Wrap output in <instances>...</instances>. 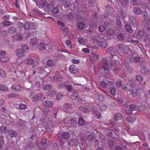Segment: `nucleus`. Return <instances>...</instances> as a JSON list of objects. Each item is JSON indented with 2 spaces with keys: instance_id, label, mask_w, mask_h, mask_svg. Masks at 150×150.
<instances>
[{
  "instance_id": "obj_1",
  "label": "nucleus",
  "mask_w": 150,
  "mask_h": 150,
  "mask_svg": "<svg viewBox=\"0 0 150 150\" xmlns=\"http://www.w3.org/2000/svg\"><path fill=\"white\" fill-rule=\"evenodd\" d=\"M55 5L54 0H46L40 2H37L36 3V6L39 8H47L49 10H52Z\"/></svg>"
},
{
  "instance_id": "obj_2",
  "label": "nucleus",
  "mask_w": 150,
  "mask_h": 150,
  "mask_svg": "<svg viewBox=\"0 0 150 150\" xmlns=\"http://www.w3.org/2000/svg\"><path fill=\"white\" fill-rule=\"evenodd\" d=\"M132 110L139 111L140 110L138 106H135V105L134 104L129 105L125 109V110L127 114L129 115L131 114L132 113Z\"/></svg>"
},
{
  "instance_id": "obj_3",
  "label": "nucleus",
  "mask_w": 150,
  "mask_h": 150,
  "mask_svg": "<svg viewBox=\"0 0 150 150\" xmlns=\"http://www.w3.org/2000/svg\"><path fill=\"white\" fill-rule=\"evenodd\" d=\"M78 42L79 44L85 46L89 48H91L93 46V45L91 46L89 45L88 40L85 38H78Z\"/></svg>"
},
{
  "instance_id": "obj_4",
  "label": "nucleus",
  "mask_w": 150,
  "mask_h": 150,
  "mask_svg": "<svg viewBox=\"0 0 150 150\" xmlns=\"http://www.w3.org/2000/svg\"><path fill=\"white\" fill-rule=\"evenodd\" d=\"M69 133L67 132H64L61 135V138L59 140L60 145L61 146L63 145L64 142H65V140L69 138Z\"/></svg>"
},
{
  "instance_id": "obj_5",
  "label": "nucleus",
  "mask_w": 150,
  "mask_h": 150,
  "mask_svg": "<svg viewBox=\"0 0 150 150\" xmlns=\"http://www.w3.org/2000/svg\"><path fill=\"white\" fill-rule=\"evenodd\" d=\"M32 68L33 69V70L34 69L35 70L33 72V75L35 74L36 71H38L39 73H41L45 69L44 67H42L41 66H39L38 63H37L34 65L33 66Z\"/></svg>"
},
{
  "instance_id": "obj_6",
  "label": "nucleus",
  "mask_w": 150,
  "mask_h": 150,
  "mask_svg": "<svg viewBox=\"0 0 150 150\" xmlns=\"http://www.w3.org/2000/svg\"><path fill=\"white\" fill-rule=\"evenodd\" d=\"M81 142L79 145V147L81 150H86V148L87 145L86 142V137H82L81 139Z\"/></svg>"
},
{
  "instance_id": "obj_7",
  "label": "nucleus",
  "mask_w": 150,
  "mask_h": 150,
  "mask_svg": "<svg viewBox=\"0 0 150 150\" xmlns=\"http://www.w3.org/2000/svg\"><path fill=\"white\" fill-rule=\"evenodd\" d=\"M96 44L99 47H106L108 44V42L104 40L99 39L96 41Z\"/></svg>"
},
{
  "instance_id": "obj_8",
  "label": "nucleus",
  "mask_w": 150,
  "mask_h": 150,
  "mask_svg": "<svg viewBox=\"0 0 150 150\" xmlns=\"http://www.w3.org/2000/svg\"><path fill=\"white\" fill-rule=\"evenodd\" d=\"M105 133L108 135L112 137L113 138H115L114 135H117V133H115L113 130L110 129H107L105 132Z\"/></svg>"
},
{
  "instance_id": "obj_9",
  "label": "nucleus",
  "mask_w": 150,
  "mask_h": 150,
  "mask_svg": "<svg viewBox=\"0 0 150 150\" xmlns=\"http://www.w3.org/2000/svg\"><path fill=\"white\" fill-rule=\"evenodd\" d=\"M129 21L131 25L133 27L135 28L137 27V25L136 22V19L132 15L130 16Z\"/></svg>"
},
{
  "instance_id": "obj_10",
  "label": "nucleus",
  "mask_w": 150,
  "mask_h": 150,
  "mask_svg": "<svg viewBox=\"0 0 150 150\" xmlns=\"http://www.w3.org/2000/svg\"><path fill=\"white\" fill-rule=\"evenodd\" d=\"M91 111L94 116L98 119L100 118L101 116V114L96 110V109L93 108L91 109Z\"/></svg>"
},
{
  "instance_id": "obj_11",
  "label": "nucleus",
  "mask_w": 150,
  "mask_h": 150,
  "mask_svg": "<svg viewBox=\"0 0 150 150\" xmlns=\"http://www.w3.org/2000/svg\"><path fill=\"white\" fill-rule=\"evenodd\" d=\"M40 99L42 101H43V95L40 93H39L35 95L33 97L32 100L33 101H35Z\"/></svg>"
},
{
  "instance_id": "obj_12",
  "label": "nucleus",
  "mask_w": 150,
  "mask_h": 150,
  "mask_svg": "<svg viewBox=\"0 0 150 150\" xmlns=\"http://www.w3.org/2000/svg\"><path fill=\"white\" fill-rule=\"evenodd\" d=\"M68 142V145L69 146H76L78 144V141L76 139L74 138L69 140Z\"/></svg>"
},
{
  "instance_id": "obj_13",
  "label": "nucleus",
  "mask_w": 150,
  "mask_h": 150,
  "mask_svg": "<svg viewBox=\"0 0 150 150\" xmlns=\"http://www.w3.org/2000/svg\"><path fill=\"white\" fill-rule=\"evenodd\" d=\"M15 54L19 58L23 57L24 55V52L21 49H18L15 51Z\"/></svg>"
},
{
  "instance_id": "obj_14",
  "label": "nucleus",
  "mask_w": 150,
  "mask_h": 150,
  "mask_svg": "<svg viewBox=\"0 0 150 150\" xmlns=\"http://www.w3.org/2000/svg\"><path fill=\"white\" fill-rule=\"evenodd\" d=\"M136 118V117L135 115H131L126 118V120L129 123H132L135 120Z\"/></svg>"
},
{
  "instance_id": "obj_15",
  "label": "nucleus",
  "mask_w": 150,
  "mask_h": 150,
  "mask_svg": "<svg viewBox=\"0 0 150 150\" xmlns=\"http://www.w3.org/2000/svg\"><path fill=\"white\" fill-rule=\"evenodd\" d=\"M17 32L16 28L13 27H11L8 28L7 30V32L10 34H13Z\"/></svg>"
},
{
  "instance_id": "obj_16",
  "label": "nucleus",
  "mask_w": 150,
  "mask_h": 150,
  "mask_svg": "<svg viewBox=\"0 0 150 150\" xmlns=\"http://www.w3.org/2000/svg\"><path fill=\"white\" fill-rule=\"evenodd\" d=\"M140 60L139 57H135L134 56H132L129 59V61L130 62H134L135 63H137Z\"/></svg>"
},
{
  "instance_id": "obj_17",
  "label": "nucleus",
  "mask_w": 150,
  "mask_h": 150,
  "mask_svg": "<svg viewBox=\"0 0 150 150\" xmlns=\"http://www.w3.org/2000/svg\"><path fill=\"white\" fill-rule=\"evenodd\" d=\"M132 86L128 84H125L122 86V89L126 91H130Z\"/></svg>"
},
{
  "instance_id": "obj_18",
  "label": "nucleus",
  "mask_w": 150,
  "mask_h": 150,
  "mask_svg": "<svg viewBox=\"0 0 150 150\" xmlns=\"http://www.w3.org/2000/svg\"><path fill=\"white\" fill-rule=\"evenodd\" d=\"M69 70L71 73L74 74L78 71V69L74 65H72L69 67Z\"/></svg>"
},
{
  "instance_id": "obj_19",
  "label": "nucleus",
  "mask_w": 150,
  "mask_h": 150,
  "mask_svg": "<svg viewBox=\"0 0 150 150\" xmlns=\"http://www.w3.org/2000/svg\"><path fill=\"white\" fill-rule=\"evenodd\" d=\"M114 48L112 47H110L107 48L106 50V52L108 53H111L112 56H114L116 54L115 52H114Z\"/></svg>"
},
{
  "instance_id": "obj_20",
  "label": "nucleus",
  "mask_w": 150,
  "mask_h": 150,
  "mask_svg": "<svg viewBox=\"0 0 150 150\" xmlns=\"http://www.w3.org/2000/svg\"><path fill=\"white\" fill-rule=\"evenodd\" d=\"M123 117V116L120 113L115 114L114 116V119L116 121L120 120Z\"/></svg>"
},
{
  "instance_id": "obj_21",
  "label": "nucleus",
  "mask_w": 150,
  "mask_h": 150,
  "mask_svg": "<svg viewBox=\"0 0 150 150\" xmlns=\"http://www.w3.org/2000/svg\"><path fill=\"white\" fill-rule=\"evenodd\" d=\"M32 12L35 15H43L45 14L39 10L37 8H35L32 11Z\"/></svg>"
},
{
  "instance_id": "obj_22",
  "label": "nucleus",
  "mask_w": 150,
  "mask_h": 150,
  "mask_svg": "<svg viewBox=\"0 0 150 150\" xmlns=\"http://www.w3.org/2000/svg\"><path fill=\"white\" fill-rule=\"evenodd\" d=\"M129 2L128 0H119L118 3L122 6H125Z\"/></svg>"
},
{
  "instance_id": "obj_23",
  "label": "nucleus",
  "mask_w": 150,
  "mask_h": 150,
  "mask_svg": "<svg viewBox=\"0 0 150 150\" xmlns=\"http://www.w3.org/2000/svg\"><path fill=\"white\" fill-rule=\"evenodd\" d=\"M38 47L39 50L42 51L45 49L46 45L44 43L42 42L38 45Z\"/></svg>"
},
{
  "instance_id": "obj_24",
  "label": "nucleus",
  "mask_w": 150,
  "mask_h": 150,
  "mask_svg": "<svg viewBox=\"0 0 150 150\" xmlns=\"http://www.w3.org/2000/svg\"><path fill=\"white\" fill-rule=\"evenodd\" d=\"M72 98V99H74L77 102H79L81 100V98H80L79 96L77 93H74Z\"/></svg>"
},
{
  "instance_id": "obj_25",
  "label": "nucleus",
  "mask_w": 150,
  "mask_h": 150,
  "mask_svg": "<svg viewBox=\"0 0 150 150\" xmlns=\"http://www.w3.org/2000/svg\"><path fill=\"white\" fill-rule=\"evenodd\" d=\"M27 63L29 65H33L34 64V61L32 57H28L26 59Z\"/></svg>"
},
{
  "instance_id": "obj_26",
  "label": "nucleus",
  "mask_w": 150,
  "mask_h": 150,
  "mask_svg": "<svg viewBox=\"0 0 150 150\" xmlns=\"http://www.w3.org/2000/svg\"><path fill=\"white\" fill-rule=\"evenodd\" d=\"M9 134L11 137H16L17 136L16 132L13 130H10L9 131Z\"/></svg>"
},
{
  "instance_id": "obj_27",
  "label": "nucleus",
  "mask_w": 150,
  "mask_h": 150,
  "mask_svg": "<svg viewBox=\"0 0 150 150\" xmlns=\"http://www.w3.org/2000/svg\"><path fill=\"white\" fill-rule=\"evenodd\" d=\"M55 62L54 61L50 59H48L47 61V66L50 67H52L53 66Z\"/></svg>"
},
{
  "instance_id": "obj_28",
  "label": "nucleus",
  "mask_w": 150,
  "mask_h": 150,
  "mask_svg": "<svg viewBox=\"0 0 150 150\" xmlns=\"http://www.w3.org/2000/svg\"><path fill=\"white\" fill-rule=\"evenodd\" d=\"M53 78L55 81H56L57 82H59L61 81L63 78L61 76L57 74L53 76Z\"/></svg>"
},
{
  "instance_id": "obj_29",
  "label": "nucleus",
  "mask_w": 150,
  "mask_h": 150,
  "mask_svg": "<svg viewBox=\"0 0 150 150\" xmlns=\"http://www.w3.org/2000/svg\"><path fill=\"white\" fill-rule=\"evenodd\" d=\"M9 59L8 57L4 56L0 58V62H7L9 61Z\"/></svg>"
},
{
  "instance_id": "obj_30",
  "label": "nucleus",
  "mask_w": 150,
  "mask_h": 150,
  "mask_svg": "<svg viewBox=\"0 0 150 150\" xmlns=\"http://www.w3.org/2000/svg\"><path fill=\"white\" fill-rule=\"evenodd\" d=\"M38 42V40L35 38L31 39L30 42V45L33 46H35Z\"/></svg>"
},
{
  "instance_id": "obj_31",
  "label": "nucleus",
  "mask_w": 150,
  "mask_h": 150,
  "mask_svg": "<svg viewBox=\"0 0 150 150\" xmlns=\"http://www.w3.org/2000/svg\"><path fill=\"white\" fill-rule=\"evenodd\" d=\"M130 94L132 97H134L137 96L138 95V91L136 89H133L132 90H130Z\"/></svg>"
},
{
  "instance_id": "obj_32",
  "label": "nucleus",
  "mask_w": 150,
  "mask_h": 150,
  "mask_svg": "<svg viewBox=\"0 0 150 150\" xmlns=\"http://www.w3.org/2000/svg\"><path fill=\"white\" fill-rule=\"evenodd\" d=\"M148 72V69L145 66H142L141 69V73L143 74H146Z\"/></svg>"
},
{
  "instance_id": "obj_33",
  "label": "nucleus",
  "mask_w": 150,
  "mask_h": 150,
  "mask_svg": "<svg viewBox=\"0 0 150 150\" xmlns=\"http://www.w3.org/2000/svg\"><path fill=\"white\" fill-rule=\"evenodd\" d=\"M12 88L16 92L20 91L21 88V87L20 86L16 85H13Z\"/></svg>"
},
{
  "instance_id": "obj_34",
  "label": "nucleus",
  "mask_w": 150,
  "mask_h": 150,
  "mask_svg": "<svg viewBox=\"0 0 150 150\" xmlns=\"http://www.w3.org/2000/svg\"><path fill=\"white\" fill-rule=\"evenodd\" d=\"M144 34V32L142 30H140L136 34V37L139 39L141 38L143 36Z\"/></svg>"
},
{
  "instance_id": "obj_35",
  "label": "nucleus",
  "mask_w": 150,
  "mask_h": 150,
  "mask_svg": "<svg viewBox=\"0 0 150 150\" xmlns=\"http://www.w3.org/2000/svg\"><path fill=\"white\" fill-rule=\"evenodd\" d=\"M77 121L74 119H71L70 120H69V122H68V125H69L70 127H72L74 126Z\"/></svg>"
},
{
  "instance_id": "obj_36",
  "label": "nucleus",
  "mask_w": 150,
  "mask_h": 150,
  "mask_svg": "<svg viewBox=\"0 0 150 150\" xmlns=\"http://www.w3.org/2000/svg\"><path fill=\"white\" fill-rule=\"evenodd\" d=\"M0 132L1 133H4L5 134L7 133V129L6 127L4 126L0 127Z\"/></svg>"
},
{
  "instance_id": "obj_37",
  "label": "nucleus",
  "mask_w": 150,
  "mask_h": 150,
  "mask_svg": "<svg viewBox=\"0 0 150 150\" xmlns=\"http://www.w3.org/2000/svg\"><path fill=\"white\" fill-rule=\"evenodd\" d=\"M80 109L81 111L86 114L87 115H88V110L86 108L81 106L80 107Z\"/></svg>"
},
{
  "instance_id": "obj_38",
  "label": "nucleus",
  "mask_w": 150,
  "mask_h": 150,
  "mask_svg": "<svg viewBox=\"0 0 150 150\" xmlns=\"http://www.w3.org/2000/svg\"><path fill=\"white\" fill-rule=\"evenodd\" d=\"M52 88V86L50 84H47L44 85L43 86L42 88L44 90H46L50 89Z\"/></svg>"
},
{
  "instance_id": "obj_39",
  "label": "nucleus",
  "mask_w": 150,
  "mask_h": 150,
  "mask_svg": "<svg viewBox=\"0 0 150 150\" xmlns=\"http://www.w3.org/2000/svg\"><path fill=\"white\" fill-rule=\"evenodd\" d=\"M24 26V24L20 22H18L17 24V27L19 30H22Z\"/></svg>"
},
{
  "instance_id": "obj_40",
  "label": "nucleus",
  "mask_w": 150,
  "mask_h": 150,
  "mask_svg": "<svg viewBox=\"0 0 150 150\" xmlns=\"http://www.w3.org/2000/svg\"><path fill=\"white\" fill-rule=\"evenodd\" d=\"M47 94L49 96L52 97L56 95V91L55 90L50 91L48 92Z\"/></svg>"
},
{
  "instance_id": "obj_41",
  "label": "nucleus",
  "mask_w": 150,
  "mask_h": 150,
  "mask_svg": "<svg viewBox=\"0 0 150 150\" xmlns=\"http://www.w3.org/2000/svg\"><path fill=\"white\" fill-rule=\"evenodd\" d=\"M125 45L124 44H120L118 45V49L119 51L120 50H123V52L124 53H125L126 52L125 50H124V49H125Z\"/></svg>"
},
{
  "instance_id": "obj_42",
  "label": "nucleus",
  "mask_w": 150,
  "mask_h": 150,
  "mask_svg": "<svg viewBox=\"0 0 150 150\" xmlns=\"http://www.w3.org/2000/svg\"><path fill=\"white\" fill-rule=\"evenodd\" d=\"M91 59L92 60H96L97 59L99 58V55L98 54H97L95 53L93 54L92 53V55H91Z\"/></svg>"
},
{
  "instance_id": "obj_43",
  "label": "nucleus",
  "mask_w": 150,
  "mask_h": 150,
  "mask_svg": "<svg viewBox=\"0 0 150 150\" xmlns=\"http://www.w3.org/2000/svg\"><path fill=\"white\" fill-rule=\"evenodd\" d=\"M102 67L104 70H108L109 69L110 66L106 62L103 64Z\"/></svg>"
},
{
  "instance_id": "obj_44",
  "label": "nucleus",
  "mask_w": 150,
  "mask_h": 150,
  "mask_svg": "<svg viewBox=\"0 0 150 150\" xmlns=\"http://www.w3.org/2000/svg\"><path fill=\"white\" fill-rule=\"evenodd\" d=\"M99 108L101 110L104 111H105L107 109V106L104 104H101L99 105Z\"/></svg>"
},
{
  "instance_id": "obj_45",
  "label": "nucleus",
  "mask_w": 150,
  "mask_h": 150,
  "mask_svg": "<svg viewBox=\"0 0 150 150\" xmlns=\"http://www.w3.org/2000/svg\"><path fill=\"white\" fill-rule=\"evenodd\" d=\"M134 13L135 14H140L142 13V11L139 8H135L134 9Z\"/></svg>"
},
{
  "instance_id": "obj_46",
  "label": "nucleus",
  "mask_w": 150,
  "mask_h": 150,
  "mask_svg": "<svg viewBox=\"0 0 150 150\" xmlns=\"http://www.w3.org/2000/svg\"><path fill=\"white\" fill-rule=\"evenodd\" d=\"M22 48L23 51L24 52L28 51L29 49L28 46L26 45H22Z\"/></svg>"
},
{
  "instance_id": "obj_47",
  "label": "nucleus",
  "mask_w": 150,
  "mask_h": 150,
  "mask_svg": "<svg viewBox=\"0 0 150 150\" xmlns=\"http://www.w3.org/2000/svg\"><path fill=\"white\" fill-rule=\"evenodd\" d=\"M85 24L83 23H80L78 25L79 30H80L83 29L85 28Z\"/></svg>"
},
{
  "instance_id": "obj_48",
  "label": "nucleus",
  "mask_w": 150,
  "mask_h": 150,
  "mask_svg": "<svg viewBox=\"0 0 150 150\" xmlns=\"http://www.w3.org/2000/svg\"><path fill=\"white\" fill-rule=\"evenodd\" d=\"M135 78L136 81L139 83H141L142 81V77L139 75H137L135 76Z\"/></svg>"
},
{
  "instance_id": "obj_49",
  "label": "nucleus",
  "mask_w": 150,
  "mask_h": 150,
  "mask_svg": "<svg viewBox=\"0 0 150 150\" xmlns=\"http://www.w3.org/2000/svg\"><path fill=\"white\" fill-rule=\"evenodd\" d=\"M94 136L93 133L89 134L88 136V140L89 142L91 141L92 140L94 139Z\"/></svg>"
},
{
  "instance_id": "obj_50",
  "label": "nucleus",
  "mask_w": 150,
  "mask_h": 150,
  "mask_svg": "<svg viewBox=\"0 0 150 150\" xmlns=\"http://www.w3.org/2000/svg\"><path fill=\"white\" fill-rule=\"evenodd\" d=\"M71 41L69 40H67L66 41V43L68 47L71 49L72 48V45L71 44Z\"/></svg>"
},
{
  "instance_id": "obj_51",
  "label": "nucleus",
  "mask_w": 150,
  "mask_h": 150,
  "mask_svg": "<svg viewBox=\"0 0 150 150\" xmlns=\"http://www.w3.org/2000/svg\"><path fill=\"white\" fill-rule=\"evenodd\" d=\"M0 90L2 91H8L7 88L5 86L0 85Z\"/></svg>"
},
{
  "instance_id": "obj_52",
  "label": "nucleus",
  "mask_w": 150,
  "mask_h": 150,
  "mask_svg": "<svg viewBox=\"0 0 150 150\" xmlns=\"http://www.w3.org/2000/svg\"><path fill=\"white\" fill-rule=\"evenodd\" d=\"M125 28L126 30L128 32L130 33L132 30V29L131 28L130 26L129 25H126L125 26Z\"/></svg>"
},
{
  "instance_id": "obj_53",
  "label": "nucleus",
  "mask_w": 150,
  "mask_h": 150,
  "mask_svg": "<svg viewBox=\"0 0 150 150\" xmlns=\"http://www.w3.org/2000/svg\"><path fill=\"white\" fill-rule=\"evenodd\" d=\"M27 108V105L21 103L19 105V108L21 110H24Z\"/></svg>"
},
{
  "instance_id": "obj_54",
  "label": "nucleus",
  "mask_w": 150,
  "mask_h": 150,
  "mask_svg": "<svg viewBox=\"0 0 150 150\" xmlns=\"http://www.w3.org/2000/svg\"><path fill=\"white\" fill-rule=\"evenodd\" d=\"M122 83L121 81V80L119 79H117L116 83V85L117 87L119 88L121 86Z\"/></svg>"
},
{
  "instance_id": "obj_55",
  "label": "nucleus",
  "mask_w": 150,
  "mask_h": 150,
  "mask_svg": "<svg viewBox=\"0 0 150 150\" xmlns=\"http://www.w3.org/2000/svg\"><path fill=\"white\" fill-rule=\"evenodd\" d=\"M53 104V102L51 101L48 100L45 102V105L47 106H52Z\"/></svg>"
},
{
  "instance_id": "obj_56",
  "label": "nucleus",
  "mask_w": 150,
  "mask_h": 150,
  "mask_svg": "<svg viewBox=\"0 0 150 150\" xmlns=\"http://www.w3.org/2000/svg\"><path fill=\"white\" fill-rule=\"evenodd\" d=\"M69 31L67 28H65L63 30V34L65 36H68L69 35Z\"/></svg>"
},
{
  "instance_id": "obj_57",
  "label": "nucleus",
  "mask_w": 150,
  "mask_h": 150,
  "mask_svg": "<svg viewBox=\"0 0 150 150\" xmlns=\"http://www.w3.org/2000/svg\"><path fill=\"white\" fill-rule=\"evenodd\" d=\"M63 94L62 93H59L57 94L56 96V99L57 100H60L62 98Z\"/></svg>"
},
{
  "instance_id": "obj_58",
  "label": "nucleus",
  "mask_w": 150,
  "mask_h": 150,
  "mask_svg": "<svg viewBox=\"0 0 150 150\" xmlns=\"http://www.w3.org/2000/svg\"><path fill=\"white\" fill-rule=\"evenodd\" d=\"M0 76L3 78H4L6 77V74L5 71L2 69H0Z\"/></svg>"
},
{
  "instance_id": "obj_59",
  "label": "nucleus",
  "mask_w": 150,
  "mask_h": 150,
  "mask_svg": "<svg viewBox=\"0 0 150 150\" xmlns=\"http://www.w3.org/2000/svg\"><path fill=\"white\" fill-rule=\"evenodd\" d=\"M64 109H68L71 108V105L70 104L68 103H65L63 106Z\"/></svg>"
},
{
  "instance_id": "obj_60",
  "label": "nucleus",
  "mask_w": 150,
  "mask_h": 150,
  "mask_svg": "<svg viewBox=\"0 0 150 150\" xmlns=\"http://www.w3.org/2000/svg\"><path fill=\"white\" fill-rule=\"evenodd\" d=\"M127 70L129 73L132 74L134 72L133 69L130 66L127 67Z\"/></svg>"
},
{
  "instance_id": "obj_61",
  "label": "nucleus",
  "mask_w": 150,
  "mask_h": 150,
  "mask_svg": "<svg viewBox=\"0 0 150 150\" xmlns=\"http://www.w3.org/2000/svg\"><path fill=\"white\" fill-rule=\"evenodd\" d=\"M116 91V88L115 87H111L110 88V92L111 94L112 95H114Z\"/></svg>"
},
{
  "instance_id": "obj_62",
  "label": "nucleus",
  "mask_w": 150,
  "mask_h": 150,
  "mask_svg": "<svg viewBox=\"0 0 150 150\" xmlns=\"http://www.w3.org/2000/svg\"><path fill=\"white\" fill-rule=\"evenodd\" d=\"M4 25L6 26L11 25L13 24L12 22L5 21L3 23Z\"/></svg>"
},
{
  "instance_id": "obj_63",
  "label": "nucleus",
  "mask_w": 150,
  "mask_h": 150,
  "mask_svg": "<svg viewBox=\"0 0 150 150\" xmlns=\"http://www.w3.org/2000/svg\"><path fill=\"white\" fill-rule=\"evenodd\" d=\"M118 38L119 39L121 40H122L124 39L125 37L124 35L123 34L120 33L118 35Z\"/></svg>"
},
{
  "instance_id": "obj_64",
  "label": "nucleus",
  "mask_w": 150,
  "mask_h": 150,
  "mask_svg": "<svg viewBox=\"0 0 150 150\" xmlns=\"http://www.w3.org/2000/svg\"><path fill=\"white\" fill-rule=\"evenodd\" d=\"M84 119L82 118H80L79 119V125H83L84 124Z\"/></svg>"
}]
</instances>
